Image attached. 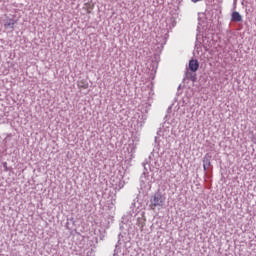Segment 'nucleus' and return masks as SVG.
<instances>
[{
    "label": "nucleus",
    "instance_id": "1",
    "mask_svg": "<svg viewBox=\"0 0 256 256\" xmlns=\"http://www.w3.org/2000/svg\"><path fill=\"white\" fill-rule=\"evenodd\" d=\"M144 167V172L140 177V187L141 189H146L147 191H151V185H153V176L149 175V171L147 170V162L142 163Z\"/></svg>",
    "mask_w": 256,
    "mask_h": 256
},
{
    "label": "nucleus",
    "instance_id": "2",
    "mask_svg": "<svg viewBox=\"0 0 256 256\" xmlns=\"http://www.w3.org/2000/svg\"><path fill=\"white\" fill-rule=\"evenodd\" d=\"M165 196L161 194V192H156L150 199V207L151 209H155L157 207H163L165 203Z\"/></svg>",
    "mask_w": 256,
    "mask_h": 256
},
{
    "label": "nucleus",
    "instance_id": "3",
    "mask_svg": "<svg viewBox=\"0 0 256 256\" xmlns=\"http://www.w3.org/2000/svg\"><path fill=\"white\" fill-rule=\"evenodd\" d=\"M4 23V29H15V25H17V20L14 18H8L3 20Z\"/></svg>",
    "mask_w": 256,
    "mask_h": 256
},
{
    "label": "nucleus",
    "instance_id": "4",
    "mask_svg": "<svg viewBox=\"0 0 256 256\" xmlns=\"http://www.w3.org/2000/svg\"><path fill=\"white\" fill-rule=\"evenodd\" d=\"M189 69L192 73H196L199 70V61L192 59L189 61Z\"/></svg>",
    "mask_w": 256,
    "mask_h": 256
},
{
    "label": "nucleus",
    "instance_id": "5",
    "mask_svg": "<svg viewBox=\"0 0 256 256\" xmlns=\"http://www.w3.org/2000/svg\"><path fill=\"white\" fill-rule=\"evenodd\" d=\"M211 167V155L206 154L203 157V169L204 171H207Z\"/></svg>",
    "mask_w": 256,
    "mask_h": 256
},
{
    "label": "nucleus",
    "instance_id": "6",
    "mask_svg": "<svg viewBox=\"0 0 256 256\" xmlns=\"http://www.w3.org/2000/svg\"><path fill=\"white\" fill-rule=\"evenodd\" d=\"M231 21L234 23H241V21H243V16H241L239 12L235 11L231 14Z\"/></svg>",
    "mask_w": 256,
    "mask_h": 256
},
{
    "label": "nucleus",
    "instance_id": "7",
    "mask_svg": "<svg viewBox=\"0 0 256 256\" xmlns=\"http://www.w3.org/2000/svg\"><path fill=\"white\" fill-rule=\"evenodd\" d=\"M186 79H189L190 81H192V83H195V81H197V74H195V72H186Z\"/></svg>",
    "mask_w": 256,
    "mask_h": 256
},
{
    "label": "nucleus",
    "instance_id": "8",
    "mask_svg": "<svg viewBox=\"0 0 256 256\" xmlns=\"http://www.w3.org/2000/svg\"><path fill=\"white\" fill-rule=\"evenodd\" d=\"M136 225H138L140 231H143V227H145V219L143 218H138Z\"/></svg>",
    "mask_w": 256,
    "mask_h": 256
},
{
    "label": "nucleus",
    "instance_id": "9",
    "mask_svg": "<svg viewBox=\"0 0 256 256\" xmlns=\"http://www.w3.org/2000/svg\"><path fill=\"white\" fill-rule=\"evenodd\" d=\"M3 168H4V171L7 172L9 171V167L7 166V162H3Z\"/></svg>",
    "mask_w": 256,
    "mask_h": 256
},
{
    "label": "nucleus",
    "instance_id": "10",
    "mask_svg": "<svg viewBox=\"0 0 256 256\" xmlns=\"http://www.w3.org/2000/svg\"><path fill=\"white\" fill-rule=\"evenodd\" d=\"M192 1V3H199V1H201V0H191Z\"/></svg>",
    "mask_w": 256,
    "mask_h": 256
}]
</instances>
